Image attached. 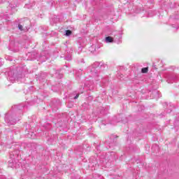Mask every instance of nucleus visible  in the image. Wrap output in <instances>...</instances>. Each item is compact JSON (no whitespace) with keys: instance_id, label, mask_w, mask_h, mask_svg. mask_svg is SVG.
Here are the masks:
<instances>
[{"instance_id":"34","label":"nucleus","mask_w":179,"mask_h":179,"mask_svg":"<svg viewBox=\"0 0 179 179\" xmlns=\"http://www.w3.org/2000/svg\"><path fill=\"white\" fill-rule=\"evenodd\" d=\"M177 122H177V121H176V122H175V124H177Z\"/></svg>"},{"instance_id":"2","label":"nucleus","mask_w":179,"mask_h":179,"mask_svg":"<svg viewBox=\"0 0 179 179\" xmlns=\"http://www.w3.org/2000/svg\"><path fill=\"white\" fill-rule=\"evenodd\" d=\"M106 68H108V66L103 63V62H94L91 66L88 67L87 71L91 73V76L96 78L99 76V71H104Z\"/></svg>"},{"instance_id":"18","label":"nucleus","mask_w":179,"mask_h":179,"mask_svg":"<svg viewBox=\"0 0 179 179\" xmlns=\"http://www.w3.org/2000/svg\"><path fill=\"white\" fill-rule=\"evenodd\" d=\"M64 59L66 61H71L72 59V56L71 55H68L64 57Z\"/></svg>"},{"instance_id":"29","label":"nucleus","mask_w":179,"mask_h":179,"mask_svg":"<svg viewBox=\"0 0 179 179\" xmlns=\"http://www.w3.org/2000/svg\"><path fill=\"white\" fill-rule=\"evenodd\" d=\"M58 78H59V79H61V78H62V74H59V76H58Z\"/></svg>"},{"instance_id":"26","label":"nucleus","mask_w":179,"mask_h":179,"mask_svg":"<svg viewBox=\"0 0 179 179\" xmlns=\"http://www.w3.org/2000/svg\"><path fill=\"white\" fill-rule=\"evenodd\" d=\"M0 179H6V177H5V176H0Z\"/></svg>"},{"instance_id":"37","label":"nucleus","mask_w":179,"mask_h":179,"mask_svg":"<svg viewBox=\"0 0 179 179\" xmlns=\"http://www.w3.org/2000/svg\"><path fill=\"white\" fill-rule=\"evenodd\" d=\"M178 29V27H176V29Z\"/></svg>"},{"instance_id":"32","label":"nucleus","mask_w":179,"mask_h":179,"mask_svg":"<svg viewBox=\"0 0 179 179\" xmlns=\"http://www.w3.org/2000/svg\"><path fill=\"white\" fill-rule=\"evenodd\" d=\"M73 52V49L71 48V52Z\"/></svg>"},{"instance_id":"15","label":"nucleus","mask_w":179,"mask_h":179,"mask_svg":"<svg viewBox=\"0 0 179 179\" xmlns=\"http://www.w3.org/2000/svg\"><path fill=\"white\" fill-rule=\"evenodd\" d=\"M45 78H47V73H41L40 76H39V80L41 79H45Z\"/></svg>"},{"instance_id":"5","label":"nucleus","mask_w":179,"mask_h":179,"mask_svg":"<svg viewBox=\"0 0 179 179\" xmlns=\"http://www.w3.org/2000/svg\"><path fill=\"white\" fill-rule=\"evenodd\" d=\"M178 80H179V75L176 73H172L168 76L166 82H168V83H174L176 82H178Z\"/></svg>"},{"instance_id":"12","label":"nucleus","mask_w":179,"mask_h":179,"mask_svg":"<svg viewBox=\"0 0 179 179\" xmlns=\"http://www.w3.org/2000/svg\"><path fill=\"white\" fill-rule=\"evenodd\" d=\"M31 150H34L35 149H37V144L36 143H32L29 144Z\"/></svg>"},{"instance_id":"30","label":"nucleus","mask_w":179,"mask_h":179,"mask_svg":"<svg viewBox=\"0 0 179 179\" xmlns=\"http://www.w3.org/2000/svg\"><path fill=\"white\" fill-rule=\"evenodd\" d=\"M101 124H102V125H106V123H104L103 120L101 121Z\"/></svg>"},{"instance_id":"28","label":"nucleus","mask_w":179,"mask_h":179,"mask_svg":"<svg viewBox=\"0 0 179 179\" xmlns=\"http://www.w3.org/2000/svg\"><path fill=\"white\" fill-rule=\"evenodd\" d=\"M5 1H6V0H0V5L3 3V2H5Z\"/></svg>"},{"instance_id":"13","label":"nucleus","mask_w":179,"mask_h":179,"mask_svg":"<svg viewBox=\"0 0 179 179\" xmlns=\"http://www.w3.org/2000/svg\"><path fill=\"white\" fill-rule=\"evenodd\" d=\"M27 137L31 139H36V134L34 132H31L27 134Z\"/></svg>"},{"instance_id":"24","label":"nucleus","mask_w":179,"mask_h":179,"mask_svg":"<svg viewBox=\"0 0 179 179\" xmlns=\"http://www.w3.org/2000/svg\"><path fill=\"white\" fill-rule=\"evenodd\" d=\"M52 138H48V142L50 145H51V143L52 142Z\"/></svg>"},{"instance_id":"19","label":"nucleus","mask_w":179,"mask_h":179,"mask_svg":"<svg viewBox=\"0 0 179 179\" xmlns=\"http://www.w3.org/2000/svg\"><path fill=\"white\" fill-rule=\"evenodd\" d=\"M155 13L153 11L150 10L148 12V17H152V16H155Z\"/></svg>"},{"instance_id":"10","label":"nucleus","mask_w":179,"mask_h":179,"mask_svg":"<svg viewBox=\"0 0 179 179\" xmlns=\"http://www.w3.org/2000/svg\"><path fill=\"white\" fill-rule=\"evenodd\" d=\"M60 106H61V101L57 100L55 103H54V105L52 107V108H55V109H53L55 111L56 110H58Z\"/></svg>"},{"instance_id":"9","label":"nucleus","mask_w":179,"mask_h":179,"mask_svg":"<svg viewBox=\"0 0 179 179\" xmlns=\"http://www.w3.org/2000/svg\"><path fill=\"white\" fill-rule=\"evenodd\" d=\"M165 106H167V107H169V109L166 110V113H168V114H170V113H171V111L173 110V108H174V105L171 103H169V104H167V103H164Z\"/></svg>"},{"instance_id":"21","label":"nucleus","mask_w":179,"mask_h":179,"mask_svg":"<svg viewBox=\"0 0 179 179\" xmlns=\"http://www.w3.org/2000/svg\"><path fill=\"white\" fill-rule=\"evenodd\" d=\"M83 48H82V46H79L78 50H76V52H78V54H80V52H82Z\"/></svg>"},{"instance_id":"25","label":"nucleus","mask_w":179,"mask_h":179,"mask_svg":"<svg viewBox=\"0 0 179 179\" xmlns=\"http://www.w3.org/2000/svg\"><path fill=\"white\" fill-rule=\"evenodd\" d=\"M78 97H79V94H77L76 96H75L73 97V99H74V100H76V99H78Z\"/></svg>"},{"instance_id":"16","label":"nucleus","mask_w":179,"mask_h":179,"mask_svg":"<svg viewBox=\"0 0 179 179\" xmlns=\"http://www.w3.org/2000/svg\"><path fill=\"white\" fill-rule=\"evenodd\" d=\"M114 41V39L111 36H107L106 37V43H113Z\"/></svg>"},{"instance_id":"1","label":"nucleus","mask_w":179,"mask_h":179,"mask_svg":"<svg viewBox=\"0 0 179 179\" xmlns=\"http://www.w3.org/2000/svg\"><path fill=\"white\" fill-rule=\"evenodd\" d=\"M7 75L8 76V79L10 82L22 79L23 78V67H10L8 69Z\"/></svg>"},{"instance_id":"23","label":"nucleus","mask_w":179,"mask_h":179,"mask_svg":"<svg viewBox=\"0 0 179 179\" xmlns=\"http://www.w3.org/2000/svg\"><path fill=\"white\" fill-rule=\"evenodd\" d=\"M24 8H27V9H30V8H31V5H30V4H26V5L24 6Z\"/></svg>"},{"instance_id":"4","label":"nucleus","mask_w":179,"mask_h":179,"mask_svg":"<svg viewBox=\"0 0 179 179\" xmlns=\"http://www.w3.org/2000/svg\"><path fill=\"white\" fill-rule=\"evenodd\" d=\"M14 116L15 115L11 112H8L6 114L4 121L7 125H8V127H10V125H15V124H16V119L13 118Z\"/></svg>"},{"instance_id":"31","label":"nucleus","mask_w":179,"mask_h":179,"mask_svg":"<svg viewBox=\"0 0 179 179\" xmlns=\"http://www.w3.org/2000/svg\"><path fill=\"white\" fill-rule=\"evenodd\" d=\"M81 62H83V64H85V60L83 59H82Z\"/></svg>"},{"instance_id":"35","label":"nucleus","mask_w":179,"mask_h":179,"mask_svg":"<svg viewBox=\"0 0 179 179\" xmlns=\"http://www.w3.org/2000/svg\"><path fill=\"white\" fill-rule=\"evenodd\" d=\"M175 19H178V17H175Z\"/></svg>"},{"instance_id":"7","label":"nucleus","mask_w":179,"mask_h":179,"mask_svg":"<svg viewBox=\"0 0 179 179\" xmlns=\"http://www.w3.org/2000/svg\"><path fill=\"white\" fill-rule=\"evenodd\" d=\"M26 107V106L24 104H20V105H15L14 106L12 107L13 110H14V111H17V110H23V108H24Z\"/></svg>"},{"instance_id":"22","label":"nucleus","mask_w":179,"mask_h":179,"mask_svg":"<svg viewBox=\"0 0 179 179\" xmlns=\"http://www.w3.org/2000/svg\"><path fill=\"white\" fill-rule=\"evenodd\" d=\"M72 34V31H71V30H66V34H65V35L66 36H71Z\"/></svg>"},{"instance_id":"38","label":"nucleus","mask_w":179,"mask_h":179,"mask_svg":"<svg viewBox=\"0 0 179 179\" xmlns=\"http://www.w3.org/2000/svg\"><path fill=\"white\" fill-rule=\"evenodd\" d=\"M110 124H114V123H113V122H110Z\"/></svg>"},{"instance_id":"11","label":"nucleus","mask_w":179,"mask_h":179,"mask_svg":"<svg viewBox=\"0 0 179 179\" xmlns=\"http://www.w3.org/2000/svg\"><path fill=\"white\" fill-rule=\"evenodd\" d=\"M90 51H91V52H92V54H97L96 50V45H92L90 48H89Z\"/></svg>"},{"instance_id":"14","label":"nucleus","mask_w":179,"mask_h":179,"mask_svg":"<svg viewBox=\"0 0 179 179\" xmlns=\"http://www.w3.org/2000/svg\"><path fill=\"white\" fill-rule=\"evenodd\" d=\"M83 74V70L82 69H80L79 70L76 71V75L77 76H80L81 75Z\"/></svg>"},{"instance_id":"8","label":"nucleus","mask_w":179,"mask_h":179,"mask_svg":"<svg viewBox=\"0 0 179 179\" xmlns=\"http://www.w3.org/2000/svg\"><path fill=\"white\" fill-rule=\"evenodd\" d=\"M151 99H159V91L157 90H154L150 94Z\"/></svg>"},{"instance_id":"20","label":"nucleus","mask_w":179,"mask_h":179,"mask_svg":"<svg viewBox=\"0 0 179 179\" xmlns=\"http://www.w3.org/2000/svg\"><path fill=\"white\" fill-rule=\"evenodd\" d=\"M18 29H19V30H20L21 31H24V30H27V28H26L25 29H23V26H22V24H18Z\"/></svg>"},{"instance_id":"27","label":"nucleus","mask_w":179,"mask_h":179,"mask_svg":"<svg viewBox=\"0 0 179 179\" xmlns=\"http://www.w3.org/2000/svg\"><path fill=\"white\" fill-rule=\"evenodd\" d=\"M122 74H121V76H120H120H117V78H118V79H120V80H122Z\"/></svg>"},{"instance_id":"3","label":"nucleus","mask_w":179,"mask_h":179,"mask_svg":"<svg viewBox=\"0 0 179 179\" xmlns=\"http://www.w3.org/2000/svg\"><path fill=\"white\" fill-rule=\"evenodd\" d=\"M20 151L18 150H14V152H10V160L8 161V166L12 169H19L20 167V163L17 162L16 159H15V157L19 156Z\"/></svg>"},{"instance_id":"6","label":"nucleus","mask_w":179,"mask_h":179,"mask_svg":"<svg viewBox=\"0 0 179 179\" xmlns=\"http://www.w3.org/2000/svg\"><path fill=\"white\" fill-rule=\"evenodd\" d=\"M117 136L112 134L110 137V141H106V143H108L109 145V148H113V146H115L116 143H117Z\"/></svg>"},{"instance_id":"36","label":"nucleus","mask_w":179,"mask_h":179,"mask_svg":"<svg viewBox=\"0 0 179 179\" xmlns=\"http://www.w3.org/2000/svg\"><path fill=\"white\" fill-rule=\"evenodd\" d=\"M173 27H174V25H172Z\"/></svg>"},{"instance_id":"33","label":"nucleus","mask_w":179,"mask_h":179,"mask_svg":"<svg viewBox=\"0 0 179 179\" xmlns=\"http://www.w3.org/2000/svg\"><path fill=\"white\" fill-rule=\"evenodd\" d=\"M153 66H154L155 68H156V66H155V65H153Z\"/></svg>"},{"instance_id":"17","label":"nucleus","mask_w":179,"mask_h":179,"mask_svg":"<svg viewBox=\"0 0 179 179\" xmlns=\"http://www.w3.org/2000/svg\"><path fill=\"white\" fill-rule=\"evenodd\" d=\"M149 71L148 67H144L141 69V73H148V71Z\"/></svg>"}]
</instances>
